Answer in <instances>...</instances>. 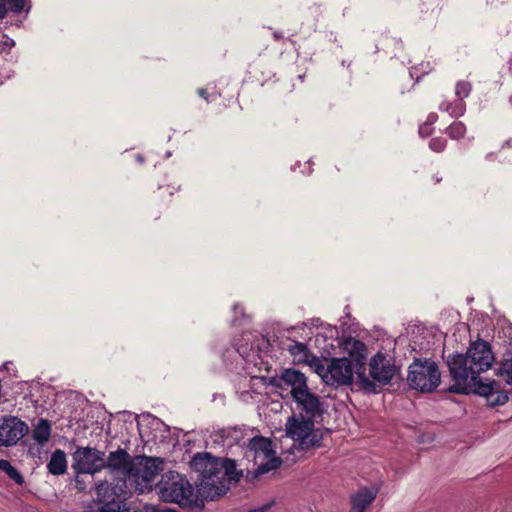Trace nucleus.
I'll return each instance as SVG.
<instances>
[{"label":"nucleus","instance_id":"obj_25","mask_svg":"<svg viewBox=\"0 0 512 512\" xmlns=\"http://www.w3.org/2000/svg\"><path fill=\"white\" fill-rule=\"evenodd\" d=\"M472 90V85L468 81L460 80L455 85V95L457 99H461V101H464L465 98H467Z\"/></svg>","mask_w":512,"mask_h":512},{"label":"nucleus","instance_id":"obj_12","mask_svg":"<svg viewBox=\"0 0 512 512\" xmlns=\"http://www.w3.org/2000/svg\"><path fill=\"white\" fill-rule=\"evenodd\" d=\"M29 431L28 425L12 415L2 416L0 420V447L16 445Z\"/></svg>","mask_w":512,"mask_h":512},{"label":"nucleus","instance_id":"obj_7","mask_svg":"<svg viewBox=\"0 0 512 512\" xmlns=\"http://www.w3.org/2000/svg\"><path fill=\"white\" fill-rule=\"evenodd\" d=\"M96 495L100 512H121L129 496L127 481L120 478L112 484L101 482L96 486Z\"/></svg>","mask_w":512,"mask_h":512},{"label":"nucleus","instance_id":"obj_13","mask_svg":"<svg viewBox=\"0 0 512 512\" xmlns=\"http://www.w3.org/2000/svg\"><path fill=\"white\" fill-rule=\"evenodd\" d=\"M397 372V368L394 365L391 358H388L382 352L376 353L369 362V379L376 386L377 383L380 386L387 385L393 379Z\"/></svg>","mask_w":512,"mask_h":512},{"label":"nucleus","instance_id":"obj_27","mask_svg":"<svg viewBox=\"0 0 512 512\" xmlns=\"http://www.w3.org/2000/svg\"><path fill=\"white\" fill-rule=\"evenodd\" d=\"M500 156L503 160L512 163V138L507 140L500 149Z\"/></svg>","mask_w":512,"mask_h":512},{"label":"nucleus","instance_id":"obj_3","mask_svg":"<svg viewBox=\"0 0 512 512\" xmlns=\"http://www.w3.org/2000/svg\"><path fill=\"white\" fill-rule=\"evenodd\" d=\"M161 497L166 502H173L182 508L201 511L204 502L194 493L189 481L181 474L170 471L158 483Z\"/></svg>","mask_w":512,"mask_h":512},{"label":"nucleus","instance_id":"obj_1","mask_svg":"<svg viewBox=\"0 0 512 512\" xmlns=\"http://www.w3.org/2000/svg\"><path fill=\"white\" fill-rule=\"evenodd\" d=\"M190 467L198 473L197 493L210 501L226 494L231 482H238L243 475L237 469L235 460L217 458L209 453H197L192 458Z\"/></svg>","mask_w":512,"mask_h":512},{"label":"nucleus","instance_id":"obj_28","mask_svg":"<svg viewBox=\"0 0 512 512\" xmlns=\"http://www.w3.org/2000/svg\"><path fill=\"white\" fill-rule=\"evenodd\" d=\"M6 475L18 485H22L24 483L23 475L13 465L8 469Z\"/></svg>","mask_w":512,"mask_h":512},{"label":"nucleus","instance_id":"obj_15","mask_svg":"<svg viewBox=\"0 0 512 512\" xmlns=\"http://www.w3.org/2000/svg\"><path fill=\"white\" fill-rule=\"evenodd\" d=\"M163 461L160 458L143 456L135 461L136 471L130 475V479L141 480L145 484H150L163 470Z\"/></svg>","mask_w":512,"mask_h":512},{"label":"nucleus","instance_id":"obj_38","mask_svg":"<svg viewBox=\"0 0 512 512\" xmlns=\"http://www.w3.org/2000/svg\"><path fill=\"white\" fill-rule=\"evenodd\" d=\"M273 38L275 40H279L280 38H282V35L279 32H274L273 33Z\"/></svg>","mask_w":512,"mask_h":512},{"label":"nucleus","instance_id":"obj_8","mask_svg":"<svg viewBox=\"0 0 512 512\" xmlns=\"http://www.w3.org/2000/svg\"><path fill=\"white\" fill-rule=\"evenodd\" d=\"M345 349L348 351L349 360L355 366V374L357 377L356 385L360 390L365 393H377L376 385L370 381L366 375V359L367 348L366 345L356 339L349 338L345 342Z\"/></svg>","mask_w":512,"mask_h":512},{"label":"nucleus","instance_id":"obj_42","mask_svg":"<svg viewBox=\"0 0 512 512\" xmlns=\"http://www.w3.org/2000/svg\"><path fill=\"white\" fill-rule=\"evenodd\" d=\"M509 103H510V105L512 106V94H511V95H510V97H509Z\"/></svg>","mask_w":512,"mask_h":512},{"label":"nucleus","instance_id":"obj_4","mask_svg":"<svg viewBox=\"0 0 512 512\" xmlns=\"http://www.w3.org/2000/svg\"><path fill=\"white\" fill-rule=\"evenodd\" d=\"M286 435L298 441L301 450L319 448L322 445L323 432L315 429V419L293 414L286 422Z\"/></svg>","mask_w":512,"mask_h":512},{"label":"nucleus","instance_id":"obj_39","mask_svg":"<svg viewBox=\"0 0 512 512\" xmlns=\"http://www.w3.org/2000/svg\"><path fill=\"white\" fill-rule=\"evenodd\" d=\"M509 70H510V72L512 74V58L509 61Z\"/></svg>","mask_w":512,"mask_h":512},{"label":"nucleus","instance_id":"obj_19","mask_svg":"<svg viewBox=\"0 0 512 512\" xmlns=\"http://www.w3.org/2000/svg\"><path fill=\"white\" fill-rule=\"evenodd\" d=\"M289 353L293 356L294 361L298 363H315L316 371L321 374V371L324 370L323 364L320 363L319 359H317L308 349L307 345L302 342L294 341L293 344L288 347Z\"/></svg>","mask_w":512,"mask_h":512},{"label":"nucleus","instance_id":"obj_33","mask_svg":"<svg viewBox=\"0 0 512 512\" xmlns=\"http://www.w3.org/2000/svg\"><path fill=\"white\" fill-rule=\"evenodd\" d=\"M11 466H12V464L8 460L0 459V470L1 471L6 473Z\"/></svg>","mask_w":512,"mask_h":512},{"label":"nucleus","instance_id":"obj_16","mask_svg":"<svg viewBox=\"0 0 512 512\" xmlns=\"http://www.w3.org/2000/svg\"><path fill=\"white\" fill-rule=\"evenodd\" d=\"M105 462L106 467L112 468L114 470H120L128 478H130V475L133 473V471H136L135 461L131 458L126 450L121 448L110 452L107 461L105 460Z\"/></svg>","mask_w":512,"mask_h":512},{"label":"nucleus","instance_id":"obj_23","mask_svg":"<svg viewBox=\"0 0 512 512\" xmlns=\"http://www.w3.org/2000/svg\"><path fill=\"white\" fill-rule=\"evenodd\" d=\"M499 374L507 384L512 385V347L504 353L499 367Z\"/></svg>","mask_w":512,"mask_h":512},{"label":"nucleus","instance_id":"obj_29","mask_svg":"<svg viewBox=\"0 0 512 512\" xmlns=\"http://www.w3.org/2000/svg\"><path fill=\"white\" fill-rule=\"evenodd\" d=\"M6 4L9 6V9L14 13L22 12L25 6L24 0H9Z\"/></svg>","mask_w":512,"mask_h":512},{"label":"nucleus","instance_id":"obj_41","mask_svg":"<svg viewBox=\"0 0 512 512\" xmlns=\"http://www.w3.org/2000/svg\"><path fill=\"white\" fill-rule=\"evenodd\" d=\"M441 181V178L435 177V183H439Z\"/></svg>","mask_w":512,"mask_h":512},{"label":"nucleus","instance_id":"obj_31","mask_svg":"<svg viewBox=\"0 0 512 512\" xmlns=\"http://www.w3.org/2000/svg\"><path fill=\"white\" fill-rule=\"evenodd\" d=\"M438 120V115L434 112L430 113L428 116H427V119L426 121L424 122L425 124H427L428 126L430 127H433V124Z\"/></svg>","mask_w":512,"mask_h":512},{"label":"nucleus","instance_id":"obj_5","mask_svg":"<svg viewBox=\"0 0 512 512\" xmlns=\"http://www.w3.org/2000/svg\"><path fill=\"white\" fill-rule=\"evenodd\" d=\"M246 457L252 458L255 468V476L265 474L278 468L281 459L276 456L271 439L264 436H255L249 440Z\"/></svg>","mask_w":512,"mask_h":512},{"label":"nucleus","instance_id":"obj_11","mask_svg":"<svg viewBox=\"0 0 512 512\" xmlns=\"http://www.w3.org/2000/svg\"><path fill=\"white\" fill-rule=\"evenodd\" d=\"M355 366L348 358H333L322 376L330 385H349L353 382Z\"/></svg>","mask_w":512,"mask_h":512},{"label":"nucleus","instance_id":"obj_37","mask_svg":"<svg viewBox=\"0 0 512 512\" xmlns=\"http://www.w3.org/2000/svg\"><path fill=\"white\" fill-rule=\"evenodd\" d=\"M7 16V8L5 4L0 3V20Z\"/></svg>","mask_w":512,"mask_h":512},{"label":"nucleus","instance_id":"obj_6","mask_svg":"<svg viewBox=\"0 0 512 512\" xmlns=\"http://www.w3.org/2000/svg\"><path fill=\"white\" fill-rule=\"evenodd\" d=\"M441 374L431 359H415L409 366L407 383L415 390L432 392L440 384Z\"/></svg>","mask_w":512,"mask_h":512},{"label":"nucleus","instance_id":"obj_34","mask_svg":"<svg viewBox=\"0 0 512 512\" xmlns=\"http://www.w3.org/2000/svg\"><path fill=\"white\" fill-rule=\"evenodd\" d=\"M270 507H271V504H265L260 507L250 509L247 512H266Z\"/></svg>","mask_w":512,"mask_h":512},{"label":"nucleus","instance_id":"obj_20","mask_svg":"<svg viewBox=\"0 0 512 512\" xmlns=\"http://www.w3.org/2000/svg\"><path fill=\"white\" fill-rule=\"evenodd\" d=\"M67 468L65 452L61 449L54 450L47 464L48 472L52 475L59 476L65 474L67 472Z\"/></svg>","mask_w":512,"mask_h":512},{"label":"nucleus","instance_id":"obj_40","mask_svg":"<svg viewBox=\"0 0 512 512\" xmlns=\"http://www.w3.org/2000/svg\"><path fill=\"white\" fill-rule=\"evenodd\" d=\"M272 384H273L274 386H278V387H280V384H278V383L276 382V380L272 381Z\"/></svg>","mask_w":512,"mask_h":512},{"label":"nucleus","instance_id":"obj_2","mask_svg":"<svg viewBox=\"0 0 512 512\" xmlns=\"http://www.w3.org/2000/svg\"><path fill=\"white\" fill-rule=\"evenodd\" d=\"M495 357L489 342L478 339L471 342L466 353H453L447 357V366L453 384L450 392H465L471 382L481 380L480 374L491 368Z\"/></svg>","mask_w":512,"mask_h":512},{"label":"nucleus","instance_id":"obj_18","mask_svg":"<svg viewBox=\"0 0 512 512\" xmlns=\"http://www.w3.org/2000/svg\"><path fill=\"white\" fill-rule=\"evenodd\" d=\"M378 490L373 487H363L350 497V512H365L366 508L375 500Z\"/></svg>","mask_w":512,"mask_h":512},{"label":"nucleus","instance_id":"obj_21","mask_svg":"<svg viewBox=\"0 0 512 512\" xmlns=\"http://www.w3.org/2000/svg\"><path fill=\"white\" fill-rule=\"evenodd\" d=\"M51 436V423L41 418L33 430L32 437L40 445L47 443Z\"/></svg>","mask_w":512,"mask_h":512},{"label":"nucleus","instance_id":"obj_30","mask_svg":"<svg viewBox=\"0 0 512 512\" xmlns=\"http://www.w3.org/2000/svg\"><path fill=\"white\" fill-rule=\"evenodd\" d=\"M419 135L423 138L425 137H428L432 134L433 132V127H430L428 126L427 124L423 123L420 127H419Z\"/></svg>","mask_w":512,"mask_h":512},{"label":"nucleus","instance_id":"obj_10","mask_svg":"<svg viewBox=\"0 0 512 512\" xmlns=\"http://www.w3.org/2000/svg\"><path fill=\"white\" fill-rule=\"evenodd\" d=\"M457 394H478L486 399V402L491 407L504 405L509 397L508 393L502 388L501 383L496 380H492L488 383L482 380L478 382H471L467 386L465 392H456Z\"/></svg>","mask_w":512,"mask_h":512},{"label":"nucleus","instance_id":"obj_14","mask_svg":"<svg viewBox=\"0 0 512 512\" xmlns=\"http://www.w3.org/2000/svg\"><path fill=\"white\" fill-rule=\"evenodd\" d=\"M292 399L296 404L298 415L309 417L315 420L323 416V403L321 402L320 397L312 392L310 388L292 396Z\"/></svg>","mask_w":512,"mask_h":512},{"label":"nucleus","instance_id":"obj_36","mask_svg":"<svg viewBox=\"0 0 512 512\" xmlns=\"http://www.w3.org/2000/svg\"><path fill=\"white\" fill-rule=\"evenodd\" d=\"M197 94H198L201 98H203L204 100L208 101L209 93H208L207 89H205V88H199V89L197 90Z\"/></svg>","mask_w":512,"mask_h":512},{"label":"nucleus","instance_id":"obj_17","mask_svg":"<svg viewBox=\"0 0 512 512\" xmlns=\"http://www.w3.org/2000/svg\"><path fill=\"white\" fill-rule=\"evenodd\" d=\"M279 381L291 388V397L309 388L305 374L293 368L283 369Z\"/></svg>","mask_w":512,"mask_h":512},{"label":"nucleus","instance_id":"obj_32","mask_svg":"<svg viewBox=\"0 0 512 512\" xmlns=\"http://www.w3.org/2000/svg\"><path fill=\"white\" fill-rule=\"evenodd\" d=\"M238 353L243 356L244 358H246L247 360H249V358L252 356L254 357L255 353L253 352L252 354H249L247 353V349L244 347V346H239L238 349H237Z\"/></svg>","mask_w":512,"mask_h":512},{"label":"nucleus","instance_id":"obj_9","mask_svg":"<svg viewBox=\"0 0 512 512\" xmlns=\"http://www.w3.org/2000/svg\"><path fill=\"white\" fill-rule=\"evenodd\" d=\"M72 469L79 474L94 475L106 468L105 453L93 447H77L72 453Z\"/></svg>","mask_w":512,"mask_h":512},{"label":"nucleus","instance_id":"obj_24","mask_svg":"<svg viewBox=\"0 0 512 512\" xmlns=\"http://www.w3.org/2000/svg\"><path fill=\"white\" fill-rule=\"evenodd\" d=\"M447 135L453 140H460L466 134V125L461 121H454L446 128Z\"/></svg>","mask_w":512,"mask_h":512},{"label":"nucleus","instance_id":"obj_26","mask_svg":"<svg viewBox=\"0 0 512 512\" xmlns=\"http://www.w3.org/2000/svg\"><path fill=\"white\" fill-rule=\"evenodd\" d=\"M446 146H447V140L443 137L432 138L429 142V148L436 153L443 152L445 150Z\"/></svg>","mask_w":512,"mask_h":512},{"label":"nucleus","instance_id":"obj_35","mask_svg":"<svg viewBox=\"0 0 512 512\" xmlns=\"http://www.w3.org/2000/svg\"><path fill=\"white\" fill-rule=\"evenodd\" d=\"M75 487L79 490V491H84L85 490V483L82 479H80L79 477H76L75 479Z\"/></svg>","mask_w":512,"mask_h":512},{"label":"nucleus","instance_id":"obj_22","mask_svg":"<svg viewBox=\"0 0 512 512\" xmlns=\"http://www.w3.org/2000/svg\"><path fill=\"white\" fill-rule=\"evenodd\" d=\"M441 112H447L453 118H459L464 115L466 111V103L461 99H456L452 102L442 101L439 105Z\"/></svg>","mask_w":512,"mask_h":512}]
</instances>
